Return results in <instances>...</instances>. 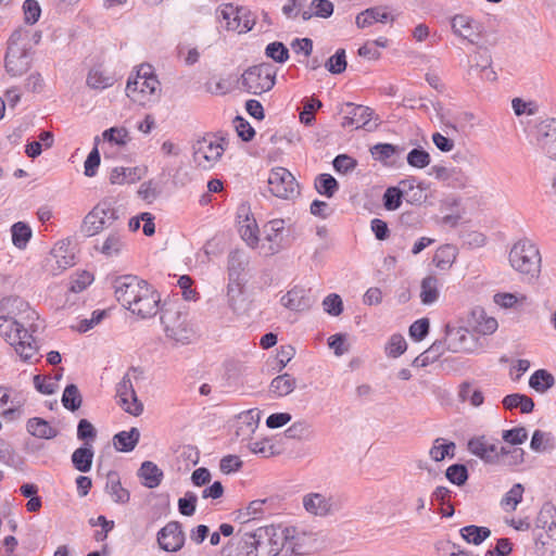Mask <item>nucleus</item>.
<instances>
[{"instance_id":"1","label":"nucleus","mask_w":556,"mask_h":556,"mask_svg":"<svg viewBox=\"0 0 556 556\" xmlns=\"http://www.w3.org/2000/svg\"><path fill=\"white\" fill-rule=\"evenodd\" d=\"M30 50L28 29L14 30L9 39L4 56V68L10 77H21L30 70L33 63Z\"/></svg>"},{"instance_id":"2","label":"nucleus","mask_w":556,"mask_h":556,"mask_svg":"<svg viewBox=\"0 0 556 556\" xmlns=\"http://www.w3.org/2000/svg\"><path fill=\"white\" fill-rule=\"evenodd\" d=\"M0 334L14 348L22 359L28 361L37 353L33 336L14 316H0Z\"/></svg>"},{"instance_id":"3","label":"nucleus","mask_w":556,"mask_h":556,"mask_svg":"<svg viewBox=\"0 0 556 556\" xmlns=\"http://www.w3.org/2000/svg\"><path fill=\"white\" fill-rule=\"evenodd\" d=\"M508 260L510 266L527 279L538 277L541 271V254L530 239L525 238L514 243Z\"/></svg>"},{"instance_id":"4","label":"nucleus","mask_w":556,"mask_h":556,"mask_svg":"<svg viewBox=\"0 0 556 556\" xmlns=\"http://www.w3.org/2000/svg\"><path fill=\"white\" fill-rule=\"evenodd\" d=\"M226 146L227 142L224 137L206 134L192 146L193 162L198 167L211 169L223 156Z\"/></svg>"},{"instance_id":"5","label":"nucleus","mask_w":556,"mask_h":556,"mask_svg":"<svg viewBox=\"0 0 556 556\" xmlns=\"http://www.w3.org/2000/svg\"><path fill=\"white\" fill-rule=\"evenodd\" d=\"M118 219L117 208L109 201H101L85 216L81 231L88 237H93L113 227Z\"/></svg>"},{"instance_id":"6","label":"nucleus","mask_w":556,"mask_h":556,"mask_svg":"<svg viewBox=\"0 0 556 556\" xmlns=\"http://www.w3.org/2000/svg\"><path fill=\"white\" fill-rule=\"evenodd\" d=\"M276 68L270 63H262L247 68L240 79L241 87L249 93L262 94L275 86Z\"/></svg>"},{"instance_id":"7","label":"nucleus","mask_w":556,"mask_h":556,"mask_svg":"<svg viewBox=\"0 0 556 556\" xmlns=\"http://www.w3.org/2000/svg\"><path fill=\"white\" fill-rule=\"evenodd\" d=\"M160 81L156 76H135L126 85L127 97L136 104L147 106L160 97Z\"/></svg>"},{"instance_id":"8","label":"nucleus","mask_w":556,"mask_h":556,"mask_svg":"<svg viewBox=\"0 0 556 556\" xmlns=\"http://www.w3.org/2000/svg\"><path fill=\"white\" fill-rule=\"evenodd\" d=\"M161 321L166 337L181 344H189L194 338V331L187 320V315L178 309L168 308L162 313Z\"/></svg>"},{"instance_id":"9","label":"nucleus","mask_w":556,"mask_h":556,"mask_svg":"<svg viewBox=\"0 0 556 556\" xmlns=\"http://www.w3.org/2000/svg\"><path fill=\"white\" fill-rule=\"evenodd\" d=\"M302 505L308 515L318 518L333 516L342 507L338 496L323 492L306 493L302 498Z\"/></svg>"},{"instance_id":"10","label":"nucleus","mask_w":556,"mask_h":556,"mask_svg":"<svg viewBox=\"0 0 556 556\" xmlns=\"http://www.w3.org/2000/svg\"><path fill=\"white\" fill-rule=\"evenodd\" d=\"M268 186L271 194L280 199L291 200L300 194L299 184L285 167H275L270 170Z\"/></svg>"},{"instance_id":"11","label":"nucleus","mask_w":556,"mask_h":556,"mask_svg":"<svg viewBox=\"0 0 556 556\" xmlns=\"http://www.w3.org/2000/svg\"><path fill=\"white\" fill-rule=\"evenodd\" d=\"M149 286L146 280L132 275L117 277L113 283L117 301L127 309Z\"/></svg>"},{"instance_id":"12","label":"nucleus","mask_w":556,"mask_h":556,"mask_svg":"<svg viewBox=\"0 0 556 556\" xmlns=\"http://www.w3.org/2000/svg\"><path fill=\"white\" fill-rule=\"evenodd\" d=\"M256 536L261 546L257 556H277L283 552V543L287 539L285 527H260L256 529Z\"/></svg>"},{"instance_id":"13","label":"nucleus","mask_w":556,"mask_h":556,"mask_svg":"<svg viewBox=\"0 0 556 556\" xmlns=\"http://www.w3.org/2000/svg\"><path fill=\"white\" fill-rule=\"evenodd\" d=\"M286 543L285 555H306L314 548L316 539L313 533L298 530L293 527H285Z\"/></svg>"},{"instance_id":"14","label":"nucleus","mask_w":556,"mask_h":556,"mask_svg":"<svg viewBox=\"0 0 556 556\" xmlns=\"http://www.w3.org/2000/svg\"><path fill=\"white\" fill-rule=\"evenodd\" d=\"M451 28L455 36L469 41L470 43H477L483 33V26L465 14H456L451 18Z\"/></svg>"},{"instance_id":"15","label":"nucleus","mask_w":556,"mask_h":556,"mask_svg":"<svg viewBox=\"0 0 556 556\" xmlns=\"http://www.w3.org/2000/svg\"><path fill=\"white\" fill-rule=\"evenodd\" d=\"M160 301V294L149 286L143 289V292L128 309L141 318H151L159 313Z\"/></svg>"},{"instance_id":"16","label":"nucleus","mask_w":556,"mask_h":556,"mask_svg":"<svg viewBox=\"0 0 556 556\" xmlns=\"http://www.w3.org/2000/svg\"><path fill=\"white\" fill-rule=\"evenodd\" d=\"M345 116L342 121L343 127L353 126L356 129L365 128L369 131L377 127V124H371L374 111L364 105H356L354 103H346Z\"/></svg>"},{"instance_id":"17","label":"nucleus","mask_w":556,"mask_h":556,"mask_svg":"<svg viewBox=\"0 0 556 556\" xmlns=\"http://www.w3.org/2000/svg\"><path fill=\"white\" fill-rule=\"evenodd\" d=\"M219 13L223 21H225L226 28L229 30L242 34L251 30L254 25V22L247 16V10L243 8H235L232 4H225L222 7Z\"/></svg>"},{"instance_id":"18","label":"nucleus","mask_w":556,"mask_h":556,"mask_svg":"<svg viewBox=\"0 0 556 556\" xmlns=\"http://www.w3.org/2000/svg\"><path fill=\"white\" fill-rule=\"evenodd\" d=\"M536 143L541 151L556 160V118H547L536 126Z\"/></svg>"},{"instance_id":"19","label":"nucleus","mask_w":556,"mask_h":556,"mask_svg":"<svg viewBox=\"0 0 556 556\" xmlns=\"http://www.w3.org/2000/svg\"><path fill=\"white\" fill-rule=\"evenodd\" d=\"M157 543L166 552H177L185 543V534L178 521L168 522L157 533Z\"/></svg>"},{"instance_id":"20","label":"nucleus","mask_w":556,"mask_h":556,"mask_svg":"<svg viewBox=\"0 0 556 556\" xmlns=\"http://www.w3.org/2000/svg\"><path fill=\"white\" fill-rule=\"evenodd\" d=\"M283 219H273L268 222L264 227L265 240L268 245H262L266 255H274L283 249Z\"/></svg>"},{"instance_id":"21","label":"nucleus","mask_w":556,"mask_h":556,"mask_svg":"<svg viewBox=\"0 0 556 556\" xmlns=\"http://www.w3.org/2000/svg\"><path fill=\"white\" fill-rule=\"evenodd\" d=\"M75 245L72 240L63 239L56 242L51 250V261L56 264V269L62 271L76 263ZM55 270L54 267H52Z\"/></svg>"},{"instance_id":"22","label":"nucleus","mask_w":556,"mask_h":556,"mask_svg":"<svg viewBox=\"0 0 556 556\" xmlns=\"http://www.w3.org/2000/svg\"><path fill=\"white\" fill-rule=\"evenodd\" d=\"M468 451L485 464H496V444L484 435L471 438L468 441Z\"/></svg>"},{"instance_id":"23","label":"nucleus","mask_w":556,"mask_h":556,"mask_svg":"<svg viewBox=\"0 0 556 556\" xmlns=\"http://www.w3.org/2000/svg\"><path fill=\"white\" fill-rule=\"evenodd\" d=\"M472 336L464 328L446 330V350L453 353L468 352L471 350Z\"/></svg>"},{"instance_id":"24","label":"nucleus","mask_w":556,"mask_h":556,"mask_svg":"<svg viewBox=\"0 0 556 556\" xmlns=\"http://www.w3.org/2000/svg\"><path fill=\"white\" fill-rule=\"evenodd\" d=\"M239 233L242 240L251 248L258 244V227L256 220L250 217L245 208H241L239 214Z\"/></svg>"},{"instance_id":"25","label":"nucleus","mask_w":556,"mask_h":556,"mask_svg":"<svg viewBox=\"0 0 556 556\" xmlns=\"http://www.w3.org/2000/svg\"><path fill=\"white\" fill-rule=\"evenodd\" d=\"M138 477L142 480V484L146 488L155 489L161 484L164 473L156 464L146 460L138 470Z\"/></svg>"},{"instance_id":"26","label":"nucleus","mask_w":556,"mask_h":556,"mask_svg":"<svg viewBox=\"0 0 556 556\" xmlns=\"http://www.w3.org/2000/svg\"><path fill=\"white\" fill-rule=\"evenodd\" d=\"M387 21H394V17L386 12L382 8L376 7L366 9L356 16V25L359 28H365L374 23H386Z\"/></svg>"},{"instance_id":"27","label":"nucleus","mask_w":556,"mask_h":556,"mask_svg":"<svg viewBox=\"0 0 556 556\" xmlns=\"http://www.w3.org/2000/svg\"><path fill=\"white\" fill-rule=\"evenodd\" d=\"M281 304L291 311H304L309 307V301L305 295V290L294 287L289 290L280 300Z\"/></svg>"},{"instance_id":"28","label":"nucleus","mask_w":556,"mask_h":556,"mask_svg":"<svg viewBox=\"0 0 556 556\" xmlns=\"http://www.w3.org/2000/svg\"><path fill=\"white\" fill-rule=\"evenodd\" d=\"M105 490L115 503L126 504L129 502L130 494L122 486L117 472L110 471L108 473Z\"/></svg>"},{"instance_id":"29","label":"nucleus","mask_w":556,"mask_h":556,"mask_svg":"<svg viewBox=\"0 0 556 556\" xmlns=\"http://www.w3.org/2000/svg\"><path fill=\"white\" fill-rule=\"evenodd\" d=\"M92 459L93 450L88 442H85L84 446L78 447L72 454L73 466L80 472H88L91 469Z\"/></svg>"},{"instance_id":"30","label":"nucleus","mask_w":556,"mask_h":556,"mask_svg":"<svg viewBox=\"0 0 556 556\" xmlns=\"http://www.w3.org/2000/svg\"><path fill=\"white\" fill-rule=\"evenodd\" d=\"M26 429L31 435L40 439L50 440L58 435V430L51 427L47 420L39 417L28 419Z\"/></svg>"},{"instance_id":"31","label":"nucleus","mask_w":556,"mask_h":556,"mask_svg":"<svg viewBox=\"0 0 556 556\" xmlns=\"http://www.w3.org/2000/svg\"><path fill=\"white\" fill-rule=\"evenodd\" d=\"M248 265V260L243 252L232 251L228 256V278L230 281H243L242 273Z\"/></svg>"},{"instance_id":"32","label":"nucleus","mask_w":556,"mask_h":556,"mask_svg":"<svg viewBox=\"0 0 556 556\" xmlns=\"http://www.w3.org/2000/svg\"><path fill=\"white\" fill-rule=\"evenodd\" d=\"M140 432L137 428H131L129 431H121L113 438V444L117 451L130 452L139 442Z\"/></svg>"},{"instance_id":"33","label":"nucleus","mask_w":556,"mask_h":556,"mask_svg":"<svg viewBox=\"0 0 556 556\" xmlns=\"http://www.w3.org/2000/svg\"><path fill=\"white\" fill-rule=\"evenodd\" d=\"M125 247V242L118 232H111L103 242L94 248L101 254L111 257L118 255Z\"/></svg>"},{"instance_id":"34","label":"nucleus","mask_w":556,"mask_h":556,"mask_svg":"<svg viewBox=\"0 0 556 556\" xmlns=\"http://www.w3.org/2000/svg\"><path fill=\"white\" fill-rule=\"evenodd\" d=\"M260 540L256 536V530L253 532H244L238 542V553L242 556H257L260 553Z\"/></svg>"},{"instance_id":"35","label":"nucleus","mask_w":556,"mask_h":556,"mask_svg":"<svg viewBox=\"0 0 556 556\" xmlns=\"http://www.w3.org/2000/svg\"><path fill=\"white\" fill-rule=\"evenodd\" d=\"M420 300L422 304L430 305L439 299V279L434 276H427L421 281Z\"/></svg>"},{"instance_id":"36","label":"nucleus","mask_w":556,"mask_h":556,"mask_svg":"<svg viewBox=\"0 0 556 556\" xmlns=\"http://www.w3.org/2000/svg\"><path fill=\"white\" fill-rule=\"evenodd\" d=\"M258 426V416L252 410L243 412L238 416L237 437L249 438Z\"/></svg>"},{"instance_id":"37","label":"nucleus","mask_w":556,"mask_h":556,"mask_svg":"<svg viewBox=\"0 0 556 556\" xmlns=\"http://www.w3.org/2000/svg\"><path fill=\"white\" fill-rule=\"evenodd\" d=\"M243 281H230L227 286V302L228 306L231 308L232 312L237 313L240 311L244 303L243 298Z\"/></svg>"},{"instance_id":"38","label":"nucleus","mask_w":556,"mask_h":556,"mask_svg":"<svg viewBox=\"0 0 556 556\" xmlns=\"http://www.w3.org/2000/svg\"><path fill=\"white\" fill-rule=\"evenodd\" d=\"M554 384V376L545 369L535 370L529 379V386L540 393L546 392Z\"/></svg>"},{"instance_id":"39","label":"nucleus","mask_w":556,"mask_h":556,"mask_svg":"<svg viewBox=\"0 0 556 556\" xmlns=\"http://www.w3.org/2000/svg\"><path fill=\"white\" fill-rule=\"evenodd\" d=\"M295 386V379L286 372L274 378L270 382L269 389L270 392L275 393L277 396H286L294 390Z\"/></svg>"},{"instance_id":"40","label":"nucleus","mask_w":556,"mask_h":556,"mask_svg":"<svg viewBox=\"0 0 556 556\" xmlns=\"http://www.w3.org/2000/svg\"><path fill=\"white\" fill-rule=\"evenodd\" d=\"M28 304L18 296H9L0 302V311L2 316H14L16 318L21 313L26 312Z\"/></svg>"},{"instance_id":"41","label":"nucleus","mask_w":556,"mask_h":556,"mask_svg":"<svg viewBox=\"0 0 556 556\" xmlns=\"http://www.w3.org/2000/svg\"><path fill=\"white\" fill-rule=\"evenodd\" d=\"M460 535L466 542L479 545L491 535V530L486 527L471 525L462 528Z\"/></svg>"},{"instance_id":"42","label":"nucleus","mask_w":556,"mask_h":556,"mask_svg":"<svg viewBox=\"0 0 556 556\" xmlns=\"http://www.w3.org/2000/svg\"><path fill=\"white\" fill-rule=\"evenodd\" d=\"M538 522L542 528H548L549 536H556V507L549 503L542 506Z\"/></svg>"},{"instance_id":"43","label":"nucleus","mask_w":556,"mask_h":556,"mask_svg":"<svg viewBox=\"0 0 556 556\" xmlns=\"http://www.w3.org/2000/svg\"><path fill=\"white\" fill-rule=\"evenodd\" d=\"M317 192L327 198H332L339 189L338 181L329 174H320L315 180Z\"/></svg>"},{"instance_id":"44","label":"nucleus","mask_w":556,"mask_h":556,"mask_svg":"<svg viewBox=\"0 0 556 556\" xmlns=\"http://www.w3.org/2000/svg\"><path fill=\"white\" fill-rule=\"evenodd\" d=\"M83 403L81 394L75 384H68L63 392L62 395V404L63 406L75 412L77 410Z\"/></svg>"},{"instance_id":"45","label":"nucleus","mask_w":556,"mask_h":556,"mask_svg":"<svg viewBox=\"0 0 556 556\" xmlns=\"http://www.w3.org/2000/svg\"><path fill=\"white\" fill-rule=\"evenodd\" d=\"M113 83L114 78L100 68L90 70L87 76V85L92 89H105L112 86Z\"/></svg>"},{"instance_id":"46","label":"nucleus","mask_w":556,"mask_h":556,"mask_svg":"<svg viewBox=\"0 0 556 556\" xmlns=\"http://www.w3.org/2000/svg\"><path fill=\"white\" fill-rule=\"evenodd\" d=\"M454 451H455L454 442L445 443L444 439L438 438L434 441L433 446L430 448L429 455L433 460L440 462V460H443L446 456L453 457Z\"/></svg>"},{"instance_id":"47","label":"nucleus","mask_w":556,"mask_h":556,"mask_svg":"<svg viewBox=\"0 0 556 556\" xmlns=\"http://www.w3.org/2000/svg\"><path fill=\"white\" fill-rule=\"evenodd\" d=\"M12 241L16 248H25L31 237V229L28 225L18 222L12 226Z\"/></svg>"},{"instance_id":"48","label":"nucleus","mask_w":556,"mask_h":556,"mask_svg":"<svg viewBox=\"0 0 556 556\" xmlns=\"http://www.w3.org/2000/svg\"><path fill=\"white\" fill-rule=\"evenodd\" d=\"M456 257L455 248L452 245H444L438 249L433 261L440 269H447L452 266Z\"/></svg>"},{"instance_id":"49","label":"nucleus","mask_w":556,"mask_h":556,"mask_svg":"<svg viewBox=\"0 0 556 556\" xmlns=\"http://www.w3.org/2000/svg\"><path fill=\"white\" fill-rule=\"evenodd\" d=\"M445 476L450 482L456 485H463L468 480V470L465 465L454 464L446 469Z\"/></svg>"},{"instance_id":"50","label":"nucleus","mask_w":556,"mask_h":556,"mask_svg":"<svg viewBox=\"0 0 556 556\" xmlns=\"http://www.w3.org/2000/svg\"><path fill=\"white\" fill-rule=\"evenodd\" d=\"M345 50L339 49L337 52L328 59L325 66L332 74H341L346 68Z\"/></svg>"},{"instance_id":"51","label":"nucleus","mask_w":556,"mask_h":556,"mask_svg":"<svg viewBox=\"0 0 556 556\" xmlns=\"http://www.w3.org/2000/svg\"><path fill=\"white\" fill-rule=\"evenodd\" d=\"M459 399L465 402L469 401L472 406H480L483 403V395L480 390H473L470 383H463L459 390Z\"/></svg>"},{"instance_id":"52","label":"nucleus","mask_w":556,"mask_h":556,"mask_svg":"<svg viewBox=\"0 0 556 556\" xmlns=\"http://www.w3.org/2000/svg\"><path fill=\"white\" fill-rule=\"evenodd\" d=\"M265 54L278 63H283L289 59V50L279 41L269 43L265 49Z\"/></svg>"},{"instance_id":"53","label":"nucleus","mask_w":556,"mask_h":556,"mask_svg":"<svg viewBox=\"0 0 556 556\" xmlns=\"http://www.w3.org/2000/svg\"><path fill=\"white\" fill-rule=\"evenodd\" d=\"M407 163L416 168H425L430 164V155L421 148H415L407 154Z\"/></svg>"},{"instance_id":"54","label":"nucleus","mask_w":556,"mask_h":556,"mask_svg":"<svg viewBox=\"0 0 556 556\" xmlns=\"http://www.w3.org/2000/svg\"><path fill=\"white\" fill-rule=\"evenodd\" d=\"M523 491H525V489L521 483L514 484L513 488L502 498L501 504L503 506H510V510H515L517 505L522 500Z\"/></svg>"},{"instance_id":"55","label":"nucleus","mask_w":556,"mask_h":556,"mask_svg":"<svg viewBox=\"0 0 556 556\" xmlns=\"http://www.w3.org/2000/svg\"><path fill=\"white\" fill-rule=\"evenodd\" d=\"M403 193L396 187H390L383 194V205L388 211L397 210L402 204Z\"/></svg>"},{"instance_id":"56","label":"nucleus","mask_w":556,"mask_h":556,"mask_svg":"<svg viewBox=\"0 0 556 556\" xmlns=\"http://www.w3.org/2000/svg\"><path fill=\"white\" fill-rule=\"evenodd\" d=\"M198 496L195 493L188 491L185 496L178 500V510L184 516H192L195 513Z\"/></svg>"},{"instance_id":"57","label":"nucleus","mask_w":556,"mask_h":556,"mask_svg":"<svg viewBox=\"0 0 556 556\" xmlns=\"http://www.w3.org/2000/svg\"><path fill=\"white\" fill-rule=\"evenodd\" d=\"M323 306L326 313L331 316H339L343 311V302L340 295L331 293L323 301Z\"/></svg>"},{"instance_id":"58","label":"nucleus","mask_w":556,"mask_h":556,"mask_svg":"<svg viewBox=\"0 0 556 556\" xmlns=\"http://www.w3.org/2000/svg\"><path fill=\"white\" fill-rule=\"evenodd\" d=\"M118 404L126 413L132 416H139L143 410V405L137 395L119 397Z\"/></svg>"},{"instance_id":"59","label":"nucleus","mask_w":556,"mask_h":556,"mask_svg":"<svg viewBox=\"0 0 556 556\" xmlns=\"http://www.w3.org/2000/svg\"><path fill=\"white\" fill-rule=\"evenodd\" d=\"M323 103L317 99H309L304 104V110L300 114V121L306 126H309L315 121L314 111L320 109Z\"/></svg>"},{"instance_id":"60","label":"nucleus","mask_w":556,"mask_h":556,"mask_svg":"<svg viewBox=\"0 0 556 556\" xmlns=\"http://www.w3.org/2000/svg\"><path fill=\"white\" fill-rule=\"evenodd\" d=\"M93 280L92 274L89 271H81L74 276L70 282V290L74 293L84 291Z\"/></svg>"},{"instance_id":"61","label":"nucleus","mask_w":556,"mask_h":556,"mask_svg":"<svg viewBox=\"0 0 556 556\" xmlns=\"http://www.w3.org/2000/svg\"><path fill=\"white\" fill-rule=\"evenodd\" d=\"M503 440L511 445L521 444L528 438V432L525 427H517L509 430H504Z\"/></svg>"},{"instance_id":"62","label":"nucleus","mask_w":556,"mask_h":556,"mask_svg":"<svg viewBox=\"0 0 556 556\" xmlns=\"http://www.w3.org/2000/svg\"><path fill=\"white\" fill-rule=\"evenodd\" d=\"M407 344L403 336L393 334L387 345L389 356L397 357L406 351Z\"/></svg>"},{"instance_id":"63","label":"nucleus","mask_w":556,"mask_h":556,"mask_svg":"<svg viewBox=\"0 0 556 556\" xmlns=\"http://www.w3.org/2000/svg\"><path fill=\"white\" fill-rule=\"evenodd\" d=\"M371 155L377 161H387L396 152V147L391 143H378L370 149Z\"/></svg>"},{"instance_id":"64","label":"nucleus","mask_w":556,"mask_h":556,"mask_svg":"<svg viewBox=\"0 0 556 556\" xmlns=\"http://www.w3.org/2000/svg\"><path fill=\"white\" fill-rule=\"evenodd\" d=\"M311 426L306 421H296L287 430L286 435L290 439H304L311 434Z\"/></svg>"}]
</instances>
